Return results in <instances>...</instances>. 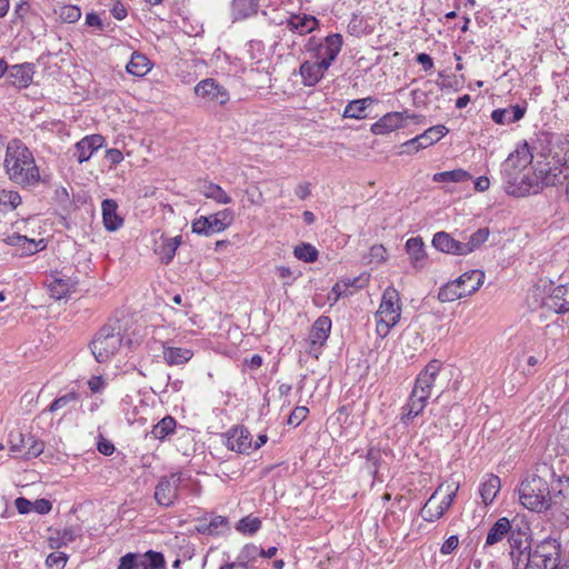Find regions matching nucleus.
<instances>
[{
	"instance_id": "e2e57ef3",
	"label": "nucleus",
	"mask_w": 569,
	"mask_h": 569,
	"mask_svg": "<svg viewBox=\"0 0 569 569\" xmlns=\"http://www.w3.org/2000/svg\"><path fill=\"white\" fill-rule=\"evenodd\" d=\"M97 449L104 456H111L114 452V446L104 438L99 440Z\"/></svg>"
},
{
	"instance_id": "393cba45",
	"label": "nucleus",
	"mask_w": 569,
	"mask_h": 569,
	"mask_svg": "<svg viewBox=\"0 0 569 569\" xmlns=\"http://www.w3.org/2000/svg\"><path fill=\"white\" fill-rule=\"evenodd\" d=\"M551 508L569 517V483L563 486L561 480H559L557 487L551 489L550 509Z\"/></svg>"
},
{
	"instance_id": "72a5a7b5",
	"label": "nucleus",
	"mask_w": 569,
	"mask_h": 569,
	"mask_svg": "<svg viewBox=\"0 0 569 569\" xmlns=\"http://www.w3.org/2000/svg\"><path fill=\"white\" fill-rule=\"evenodd\" d=\"M406 249L410 257L411 264L415 268H420L421 262L426 258V250L423 241L420 237H413L407 240L406 242Z\"/></svg>"
},
{
	"instance_id": "c756f323",
	"label": "nucleus",
	"mask_w": 569,
	"mask_h": 569,
	"mask_svg": "<svg viewBox=\"0 0 569 569\" xmlns=\"http://www.w3.org/2000/svg\"><path fill=\"white\" fill-rule=\"evenodd\" d=\"M375 102L376 99L371 97L352 100L346 106L342 117L357 120L365 119L367 118V109Z\"/></svg>"
},
{
	"instance_id": "ddd939ff",
	"label": "nucleus",
	"mask_w": 569,
	"mask_h": 569,
	"mask_svg": "<svg viewBox=\"0 0 569 569\" xmlns=\"http://www.w3.org/2000/svg\"><path fill=\"white\" fill-rule=\"evenodd\" d=\"M193 90L196 96L207 103L222 106L230 99L228 90L212 78L201 80L194 86Z\"/></svg>"
},
{
	"instance_id": "69168bd1",
	"label": "nucleus",
	"mask_w": 569,
	"mask_h": 569,
	"mask_svg": "<svg viewBox=\"0 0 569 569\" xmlns=\"http://www.w3.org/2000/svg\"><path fill=\"white\" fill-rule=\"evenodd\" d=\"M4 241L9 246H16V247L21 248V246H24V242L27 241V237L18 234V233H13L11 236H8Z\"/></svg>"
},
{
	"instance_id": "4be33fe9",
	"label": "nucleus",
	"mask_w": 569,
	"mask_h": 569,
	"mask_svg": "<svg viewBox=\"0 0 569 569\" xmlns=\"http://www.w3.org/2000/svg\"><path fill=\"white\" fill-rule=\"evenodd\" d=\"M510 533H511V536L509 537V539L512 536L515 537V535L512 532V526H511L510 520L506 517H501L489 529L485 545L493 546L498 542H501Z\"/></svg>"
},
{
	"instance_id": "b1692460",
	"label": "nucleus",
	"mask_w": 569,
	"mask_h": 569,
	"mask_svg": "<svg viewBox=\"0 0 569 569\" xmlns=\"http://www.w3.org/2000/svg\"><path fill=\"white\" fill-rule=\"evenodd\" d=\"M443 490L445 485H440L428 499V501L425 503V506L421 509V517L423 518V520L433 522L445 515V512L447 511L446 508L442 506L441 502L436 501L437 496Z\"/></svg>"
},
{
	"instance_id": "0e129e2a",
	"label": "nucleus",
	"mask_w": 569,
	"mask_h": 569,
	"mask_svg": "<svg viewBox=\"0 0 569 569\" xmlns=\"http://www.w3.org/2000/svg\"><path fill=\"white\" fill-rule=\"evenodd\" d=\"M106 158L111 164H118L123 160L122 152L118 149L107 150Z\"/></svg>"
},
{
	"instance_id": "2f4dec72",
	"label": "nucleus",
	"mask_w": 569,
	"mask_h": 569,
	"mask_svg": "<svg viewBox=\"0 0 569 569\" xmlns=\"http://www.w3.org/2000/svg\"><path fill=\"white\" fill-rule=\"evenodd\" d=\"M331 320L329 317H320L316 320L310 332L312 345L322 346L329 337Z\"/></svg>"
},
{
	"instance_id": "473e14b6",
	"label": "nucleus",
	"mask_w": 569,
	"mask_h": 569,
	"mask_svg": "<svg viewBox=\"0 0 569 569\" xmlns=\"http://www.w3.org/2000/svg\"><path fill=\"white\" fill-rule=\"evenodd\" d=\"M192 356L193 352L187 348L163 347V359L169 366L184 365Z\"/></svg>"
},
{
	"instance_id": "f3484780",
	"label": "nucleus",
	"mask_w": 569,
	"mask_h": 569,
	"mask_svg": "<svg viewBox=\"0 0 569 569\" xmlns=\"http://www.w3.org/2000/svg\"><path fill=\"white\" fill-rule=\"evenodd\" d=\"M76 284L77 281L59 271L51 273L47 280L50 296L56 300L67 297L74 289Z\"/></svg>"
},
{
	"instance_id": "603ef678",
	"label": "nucleus",
	"mask_w": 569,
	"mask_h": 569,
	"mask_svg": "<svg viewBox=\"0 0 569 569\" xmlns=\"http://www.w3.org/2000/svg\"><path fill=\"white\" fill-rule=\"evenodd\" d=\"M46 247L43 239L34 241L33 239L27 238L24 246H21V254L30 256Z\"/></svg>"
},
{
	"instance_id": "49530a36",
	"label": "nucleus",
	"mask_w": 569,
	"mask_h": 569,
	"mask_svg": "<svg viewBox=\"0 0 569 569\" xmlns=\"http://www.w3.org/2000/svg\"><path fill=\"white\" fill-rule=\"evenodd\" d=\"M21 203V197L19 192L13 190H1L0 191V204L16 209Z\"/></svg>"
},
{
	"instance_id": "0eeeda50",
	"label": "nucleus",
	"mask_w": 569,
	"mask_h": 569,
	"mask_svg": "<svg viewBox=\"0 0 569 569\" xmlns=\"http://www.w3.org/2000/svg\"><path fill=\"white\" fill-rule=\"evenodd\" d=\"M485 273L480 270L467 271L457 278L442 286L438 292V299L441 302H452L458 299L471 296L482 284Z\"/></svg>"
},
{
	"instance_id": "3c124183",
	"label": "nucleus",
	"mask_w": 569,
	"mask_h": 569,
	"mask_svg": "<svg viewBox=\"0 0 569 569\" xmlns=\"http://www.w3.org/2000/svg\"><path fill=\"white\" fill-rule=\"evenodd\" d=\"M247 196V200L251 206H262L264 202L263 193L262 191L256 187L252 186L250 188H247L244 191Z\"/></svg>"
},
{
	"instance_id": "cd10ccee",
	"label": "nucleus",
	"mask_w": 569,
	"mask_h": 569,
	"mask_svg": "<svg viewBox=\"0 0 569 569\" xmlns=\"http://www.w3.org/2000/svg\"><path fill=\"white\" fill-rule=\"evenodd\" d=\"M318 24L319 21L313 16L307 14H296L287 21V28L290 31L298 32L301 36L312 32L315 29H317Z\"/></svg>"
},
{
	"instance_id": "052dcab7",
	"label": "nucleus",
	"mask_w": 569,
	"mask_h": 569,
	"mask_svg": "<svg viewBox=\"0 0 569 569\" xmlns=\"http://www.w3.org/2000/svg\"><path fill=\"white\" fill-rule=\"evenodd\" d=\"M52 508L51 502L48 499H38L33 502V510L39 515H47Z\"/></svg>"
},
{
	"instance_id": "37998d69",
	"label": "nucleus",
	"mask_w": 569,
	"mask_h": 569,
	"mask_svg": "<svg viewBox=\"0 0 569 569\" xmlns=\"http://www.w3.org/2000/svg\"><path fill=\"white\" fill-rule=\"evenodd\" d=\"M295 257L305 262H313L318 258V250L310 243H301L293 250Z\"/></svg>"
},
{
	"instance_id": "680f3d73",
	"label": "nucleus",
	"mask_w": 569,
	"mask_h": 569,
	"mask_svg": "<svg viewBox=\"0 0 569 569\" xmlns=\"http://www.w3.org/2000/svg\"><path fill=\"white\" fill-rule=\"evenodd\" d=\"M370 256L372 260L377 262H383L387 257V250L385 249L383 246H373L370 249Z\"/></svg>"
},
{
	"instance_id": "a878e982",
	"label": "nucleus",
	"mask_w": 569,
	"mask_h": 569,
	"mask_svg": "<svg viewBox=\"0 0 569 569\" xmlns=\"http://www.w3.org/2000/svg\"><path fill=\"white\" fill-rule=\"evenodd\" d=\"M526 113V107L516 104L506 109H496L491 113V119L498 124H508L519 121Z\"/></svg>"
},
{
	"instance_id": "bb28decb",
	"label": "nucleus",
	"mask_w": 569,
	"mask_h": 569,
	"mask_svg": "<svg viewBox=\"0 0 569 569\" xmlns=\"http://www.w3.org/2000/svg\"><path fill=\"white\" fill-rule=\"evenodd\" d=\"M9 78L13 86L18 88H26L32 80L33 69L30 63L14 64L8 67Z\"/></svg>"
},
{
	"instance_id": "e433bc0d",
	"label": "nucleus",
	"mask_w": 569,
	"mask_h": 569,
	"mask_svg": "<svg viewBox=\"0 0 569 569\" xmlns=\"http://www.w3.org/2000/svg\"><path fill=\"white\" fill-rule=\"evenodd\" d=\"M200 192L208 199H212L218 203L228 204L232 201L231 197L219 186L212 182L204 183Z\"/></svg>"
},
{
	"instance_id": "f257e3e1",
	"label": "nucleus",
	"mask_w": 569,
	"mask_h": 569,
	"mask_svg": "<svg viewBox=\"0 0 569 569\" xmlns=\"http://www.w3.org/2000/svg\"><path fill=\"white\" fill-rule=\"evenodd\" d=\"M510 557L513 569H558L559 550L556 541L543 540L535 549L527 539L510 538Z\"/></svg>"
},
{
	"instance_id": "c9c22d12",
	"label": "nucleus",
	"mask_w": 569,
	"mask_h": 569,
	"mask_svg": "<svg viewBox=\"0 0 569 569\" xmlns=\"http://www.w3.org/2000/svg\"><path fill=\"white\" fill-rule=\"evenodd\" d=\"M126 69L130 74L143 77L150 71L151 66L149 59L144 54L133 52Z\"/></svg>"
},
{
	"instance_id": "338daca9",
	"label": "nucleus",
	"mask_w": 569,
	"mask_h": 569,
	"mask_svg": "<svg viewBox=\"0 0 569 569\" xmlns=\"http://www.w3.org/2000/svg\"><path fill=\"white\" fill-rule=\"evenodd\" d=\"M417 61L422 66L425 71L431 70L433 68V60L427 53H419L417 56Z\"/></svg>"
},
{
	"instance_id": "8fccbe9b",
	"label": "nucleus",
	"mask_w": 569,
	"mask_h": 569,
	"mask_svg": "<svg viewBox=\"0 0 569 569\" xmlns=\"http://www.w3.org/2000/svg\"><path fill=\"white\" fill-rule=\"evenodd\" d=\"M308 413L309 409L307 407H296L288 418V425L299 426L307 418Z\"/></svg>"
},
{
	"instance_id": "f8f14e48",
	"label": "nucleus",
	"mask_w": 569,
	"mask_h": 569,
	"mask_svg": "<svg viewBox=\"0 0 569 569\" xmlns=\"http://www.w3.org/2000/svg\"><path fill=\"white\" fill-rule=\"evenodd\" d=\"M118 569H166V562L160 552L128 553L120 559Z\"/></svg>"
},
{
	"instance_id": "9b49d317",
	"label": "nucleus",
	"mask_w": 569,
	"mask_h": 569,
	"mask_svg": "<svg viewBox=\"0 0 569 569\" xmlns=\"http://www.w3.org/2000/svg\"><path fill=\"white\" fill-rule=\"evenodd\" d=\"M184 479L182 472L161 477L154 490L156 501L160 506L171 507L178 499V490Z\"/></svg>"
},
{
	"instance_id": "a18cd8bd",
	"label": "nucleus",
	"mask_w": 569,
	"mask_h": 569,
	"mask_svg": "<svg viewBox=\"0 0 569 569\" xmlns=\"http://www.w3.org/2000/svg\"><path fill=\"white\" fill-rule=\"evenodd\" d=\"M227 519L222 516L213 517L209 523L199 525L197 530L201 533L206 535H214L218 533V529L222 526H226Z\"/></svg>"
},
{
	"instance_id": "dca6fc26",
	"label": "nucleus",
	"mask_w": 569,
	"mask_h": 569,
	"mask_svg": "<svg viewBox=\"0 0 569 569\" xmlns=\"http://www.w3.org/2000/svg\"><path fill=\"white\" fill-rule=\"evenodd\" d=\"M416 114H410L408 111L402 112H388L375 122L370 130L376 136H382L392 132L403 126L406 119H416Z\"/></svg>"
},
{
	"instance_id": "58836bf2",
	"label": "nucleus",
	"mask_w": 569,
	"mask_h": 569,
	"mask_svg": "<svg viewBox=\"0 0 569 569\" xmlns=\"http://www.w3.org/2000/svg\"><path fill=\"white\" fill-rule=\"evenodd\" d=\"M471 179V174L463 169L442 171L433 174L435 182H465Z\"/></svg>"
},
{
	"instance_id": "09e8293b",
	"label": "nucleus",
	"mask_w": 569,
	"mask_h": 569,
	"mask_svg": "<svg viewBox=\"0 0 569 569\" xmlns=\"http://www.w3.org/2000/svg\"><path fill=\"white\" fill-rule=\"evenodd\" d=\"M68 560L63 552H52L47 557L46 563L50 569H62Z\"/></svg>"
},
{
	"instance_id": "423d86ee",
	"label": "nucleus",
	"mask_w": 569,
	"mask_h": 569,
	"mask_svg": "<svg viewBox=\"0 0 569 569\" xmlns=\"http://www.w3.org/2000/svg\"><path fill=\"white\" fill-rule=\"evenodd\" d=\"M401 317L400 296L396 288L388 287L382 295L379 309L376 312L377 333L385 338Z\"/></svg>"
},
{
	"instance_id": "412c9836",
	"label": "nucleus",
	"mask_w": 569,
	"mask_h": 569,
	"mask_svg": "<svg viewBox=\"0 0 569 569\" xmlns=\"http://www.w3.org/2000/svg\"><path fill=\"white\" fill-rule=\"evenodd\" d=\"M432 246L445 253L462 256V242L453 239L445 231L437 232L432 238Z\"/></svg>"
},
{
	"instance_id": "79ce46f5",
	"label": "nucleus",
	"mask_w": 569,
	"mask_h": 569,
	"mask_svg": "<svg viewBox=\"0 0 569 569\" xmlns=\"http://www.w3.org/2000/svg\"><path fill=\"white\" fill-rule=\"evenodd\" d=\"M58 18L66 23H73L81 17V10L77 6L64 4L59 7L56 11Z\"/></svg>"
},
{
	"instance_id": "6e6552de",
	"label": "nucleus",
	"mask_w": 569,
	"mask_h": 569,
	"mask_svg": "<svg viewBox=\"0 0 569 569\" xmlns=\"http://www.w3.org/2000/svg\"><path fill=\"white\" fill-rule=\"evenodd\" d=\"M122 339L123 337L119 326H103L91 343V351L96 360L98 362L108 361L119 350Z\"/></svg>"
},
{
	"instance_id": "ea45409f",
	"label": "nucleus",
	"mask_w": 569,
	"mask_h": 569,
	"mask_svg": "<svg viewBox=\"0 0 569 569\" xmlns=\"http://www.w3.org/2000/svg\"><path fill=\"white\" fill-rule=\"evenodd\" d=\"M176 426V420L172 417L167 416L163 419H161L157 425L153 426L151 430V436L154 439L163 440L169 435L173 433Z\"/></svg>"
},
{
	"instance_id": "6ab92c4d",
	"label": "nucleus",
	"mask_w": 569,
	"mask_h": 569,
	"mask_svg": "<svg viewBox=\"0 0 569 569\" xmlns=\"http://www.w3.org/2000/svg\"><path fill=\"white\" fill-rule=\"evenodd\" d=\"M103 143L104 138L101 134L87 136L76 144L74 157L79 163L88 161Z\"/></svg>"
},
{
	"instance_id": "4468645a",
	"label": "nucleus",
	"mask_w": 569,
	"mask_h": 569,
	"mask_svg": "<svg viewBox=\"0 0 569 569\" xmlns=\"http://www.w3.org/2000/svg\"><path fill=\"white\" fill-rule=\"evenodd\" d=\"M448 132V129L442 126H433L427 129L423 133L415 137L413 139L405 142L402 147L406 149L405 152H417L420 149L428 148L432 146L441 138H443Z\"/></svg>"
},
{
	"instance_id": "7c9ffc66",
	"label": "nucleus",
	"mask_w": 569,
	"mask_h": 569,
	"mask_svg": "<svg viewBox=\"0 0 569 569\" xmlns=\"http://www.w3.org/2000/svg\"><path fill=\"white\" fill-rule=\"evenodd\" d=\"M500 488L501 482L499 477L495 475H488L479 488V493L485 506L490 505L495 500Z\"/></svg>"
},
{
	"instance_id": "13d9d810",
	"label": "nucleus",
	"mask_w": 569,
	"mask_h": 569,
	"mask_svg": "<svg viewBox=\"0 0 569 569\" xmlns=\"http://www.w3.org/2000/svg\"><path fill=\"white\" fill-rule=\"evenodd\" d=\"M14 505L18 512L21 515L29 513L31 510H33V502L23 497L17 498Z\"/></svg>"
},
{
	"instance_id": "9d476101",
	"label": "nucleus",
	"mask_w": 569,
	"mask_h": 569,
	"mask_svg": "<svg viewBox=\"0 0 569 569\" xmlns=\"http://www.w3.org/2000/svg\"><path fill=\"white\" fill-rule=\"evenodd\" d=\"M234 219L231 209H223L208 217H200L192 223V231L199 234H212L227 229Z\"/></svg>"
},
{
	"instance_id": "20e7f679",
	"label": "nucleus",
	"mask_w": 569,
	"mask_h": 569,
	"mask_svg": "<svg viewBox=\"0 0 569 569\" xmlns=\"http://www.w3.org/2000/svg\"><path fill=\"white\" fill-rule=\"evenodd\" d=\"M519 501L528 510L545 512L550 509L551 489L536 475L527 477L519 486Z\"/></svg>"
},
{
	"instance_id": "c03bdc74",
	"label": "nucleus",
	"mask_w": 569,
	"mask_h": 569,
	"mask_svg": "<svg viewBox=\"0 0 569 569\" xmlns=\"http://www.w3.org/2000/svg\"><path fill=\"white\" fill-rule=\"evenodd\" d=\"M261 527V520L258 517H244L239 520L237 525V530L244 535H253Z\"/></svg>"
},
{
	"instance_id": "f03ea898",
	"label": "nucleus",
	"mask_w": 569,
	"mask_h": 569,
	"mask_svg": "<svg viewBox=\"0 0 569 569\" xmlns=\"http://www.w3.org/2000/svg\"><path fill=\"white\" fill-rule=\"evenodd\" d=\"M3 166L9 179L19 186L30 187L40 182L39 168L32 152L18 139L8 143Z\"/></svg>"
},
{
	"instance_id": "c85d7f7f",
	"label": "nucleus",
	"mask_w": 569,
	"mask_h": 569,
	"mask_svg": "<svg viewBox=\"0 0 569 569\" xmlns=\"http://www.w3.org/2000/svg\"><path fill=\"white\" fill-rule=\"evenodd\" d=\"M118 204L112 199H106L102 201V218L104 227L110 230L114 231L119 229L123 220L121 217L117 214Z\"/></svg>"
},
{
	"instance_id": "5701e85b",
	"label": "nucleus",
	"mask_w": 569,
	"mask_h": 569,
	"mask_svg": "<svg viewBox=\"0 0 569 569\" xmlns=\"http://www.w3.org/2000/svg\"><path fill=\"white\" fill-rule=\"evenodd\" d=\"M546 305L557 313L569 310V284L556 287L547 298Z\"/></svg>"
},
{
	"instance_id": "bf43d9fd",
	"label": "nucleus",
	"mask_w": 569,
	"mask_h": 569,
	"mask_svg": "<svg viewBox=\"0 0 569 569\" xmlns=\"http://www.w3.org/2000/svg\"><path fill=\"white\" fill-rule=\"evenodd\" d=\"M459 545V539H458V536H450L448 539H446V541L442 543L441 548H440V552L442 555H449L455 549H457Z\"/></svg>"
},
{
	"instance_id": "2eb2a0df",
	"label": "nucleus",
	"mask_w": 569,
	"mask_h": 569,
	"mask_svg": "<svg viewBox=\"0 0 569 569\" xmlns=\"http://www.w3.org/2000/svg\"><path fill=\"white\" fill-rule=\"evenodd\" d=\"M181 236L168 237L167 234L157 231L153 239V251L162 263L168 264L174 258L176 251L181 244Z\"/></svg>"
},
{
	"instance_id": "5fc2aeb1",
	"label": "nucleus",
	"mask_w": 569,
	"mask_h": 569,
	"mask_svg": "<svg viewBox=\"0 0 569 569\" xmlns=\"http://www.w3.org/2000/svg\"><path fill=\"white\" fill-rule=\"evenodd\" d=\"M458 489H459L458 483H451V485L446 486V490H445L446 495H445L443 499L440 501L442 503V506L446 508V510H448L451 507V505L457 496Z\"/></svg>"
},
{
	"instance_id": "774afa93",
	"label": "nucleus",
	"mask_w": 569,
	"mask_h": 569,
	"mask_svg": "<svg viewBox=\"0 0 569 569\" xmlns=\"http://www.w3.org/2000/svg\"><path fill=\"white\" fill-rule=\"evenodd\" d=\"M88 386L92 392H99L104 387V381L101 377L94 376L88 381Z\"/></svg>"
},
{
	"instance_id": "f704fd0d",
	"label": "nucleus",
	"mask_w": 569,
	"mask_h": 569,
	"mask_svg": "<svg viewBox=\"0 0 569 569\" xmlns=\"http://www.w3.org/2000/svg\"><path fill=\"white\" fill-rule=\"evenodd\" d=\"M258 11V0H233L232 16L234 20H242L256 14Z\"/></svg>"
},
{
	"instance_id": "aec40b11",
	"label": "nucleus",
	"mask_w": 569,
	"mask_h": 569,
	"mask_svg": "<svg viewBox=\"0 0 569 569\" xmlns=\"http://www.w3.org/2000/svg\"><path fill=\"white\" fill-rule=\"evenodd\" d=\"M327 70L326 66L316 59L315 61L307 60L300 64L299 74L305 86L312 87L323 78Z\"/></svg>"
},
{
	"instance_id": "4d7b16f0",
	"label": "nucleus",
	"mask_w": 569,
	"mask_h": 569,
	"mask_svg": "<svg viewBox=\"0 0 569 569\" xmlns=\"http://www.w3.org/2000/svg\"><path fill=\"white\" fill-rule=\"evenodd\" d=\"M276 270H277L278 277L284 280L283 286L292 284L296 277L293 276V272L289 267L280 266V267H277Z\"/></svg>"
},
{
	"instance_id": "1a4fd4ad",
	"label": "nucleus",
	"mask_w": 569,
	"mask_h": 569,
	"mask_svg": "<svg viewBox=\"0 0 569 569\" xmlns=\"http://www.w3.org/2000/svg\"><path fill=\"white\" fill-rule=\"evenodd\" d=\"M342 44V36L333 33L327 36L323 42H317L315 38H310L306 44V50L311 53L313 59L323 63L329 69L341 51Z\"/></svg>"
},
{
	"instance_id": "7ed1b4c3",
	"label": "nucleus",
	"mask_w": 569,
	"mask_h": 569,
	"mask_svg": "<svg viewBox=\"0 0 569 569\" xmlns=\"http://www.w3.org/2000/svg\"><path fill=\"white\" fill-rule=\"evenodd\" d=\"M442 363L439 360H431L416 378L413 389L405 407L407 411L401 420L408 423L409 420L420 415L427 406L432 389L437 387V379L440 375Z\"/></svg>"
},
{
	"instance_id": "39448f33",
	"label": "nucleus",
	"mask_w": 569,
	"mask_h": 569,
	"mask_svg": "<svg viewBox=\"0 0 569 569\" xmlns=\"http://www.w3.org/2000/svg\"><path fill=\"white\" fill-rule=\"evenodd\" d=\"M569 177V171L558 160L553 166L546 163L535 172V178L523 174L521 186L518 188V196L537 193L541 188L562 183Z\"/></svg>"
},
{
	"instance_id": "4c0bfd02",
	"label": "nucleus",
	"mask_w": 569,
	"mask_h": 569,
	"mask_svg": "<svg viewBox=\"0 0 569 569\" xmlns=\"http://www.w3.org/2000/svg\"><path fill=\"white\" fill-rule=\"evenodd\" d=\"M489 229L481 228L472 233L467 242H462V256L469 254L480 248L489 238Z\"/></svg>"
},
{
	"instance_id": "a19ab883",
	"label": "nucleus",
	"mask_w": 569,
	"mask_h": 569,
	"mask_svg": "<svg viewBox=\"0 0 569 569\" xmlns=\"http://www.w3.org/2000/svg\"><path fill=\"white\" fill-rule=\"evenodd\" d=\"M357 282V279H346L337 282L329 296L328 299L332 300L333 302H337L341 297H347L349 295H352V291L350 290V287H353Z\"/></svg>"
},
{
	"instance_id": "864d4df0",
	"label": "nucleus",
	"mask_w": 569,
	"mask_h": 569,
	"mask_svg": "<svg viewBox=\"0 0 569 569\" xmlns=\"http://www.w3.org/2000/svg\"><path fill=\"white\" fill-rule=\"evenodd\" d=\"M28 442H30L27 451L24 452L26 458H34L40 456L43 452L44 445L40 440H34L31 437H28Z\"/></svg>"
},
{
	"instance_id": "6e6d98bb",
	"label": "nucleus",
	"mask_w": 569,
	"mask_h": 569,
	"mask_svg": "<svg viewBox=\"0 0 569 569\" xmlns=\"http://www.w3.org/2000/svg\"><path fill=\"white\" fill-rule=\"evenodd\" d=\"M248 557H254L257 553L264 558H272L277 553L276 547H270L268 550L259 549L256 546H247L244 549Z\"/></svg>"
},
{
	"instance_id": "a211bd4d",
	"label": "nucleus",
	"mask_w": 569,
	"mask_h": 569,
	"mask_svg": "<svg viewBox=\"0 0 569 569\" xmlns=\"http://www.w3.org/2000/svg\"><path fill=\"white\" fill-rule=\"evenodd\" d=\"M226 445L232 451L248 453L252 449V438L246 428L238 426L228 432Z\"/></svg>"
},
{
	"instance_id": "de8ad7c7",
	"label": "nucleus",
	"mask_w": 569,
	"mask_h": 569,
	"mask_svg": "<svg viewBox=\"0 0 569 569\" xmlns=\"http://www.w3.org/2000/svg\"><path fill=\"white\" fill-rule=\"evenodd\" d=\"M78 400V395L76 392H69L66 393L57 399L53 400V402L49 407V411L54 412L58 411L71 402H76Z\"/></svg>"
}]
</instances>
